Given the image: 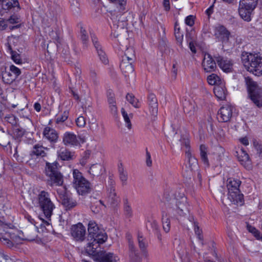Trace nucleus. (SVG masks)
I'll return each mask as SVG.
<instances>
[{
  "mask_svg": "<svg viewBox=\"0 0 262 262\" xmlns=\"http://www.w3.org/2000/svg\"><path fill=\"white\" fill-rule=\"evenodd\" d=\"M165 204L168 213L176 218L184 216L188 210L187 198L183 193H175Z\"/></svg>",
  "mask_w": 262,
  "mask_h": 262,
  "instance_id": "nucleus-1",
  "label": "nucleus"
},
{
  "mask_svg": "<svg viewBox=\"0 0 262 262\" xmlns=\"http://www.w3.org/2000/svg\"><path fill=\"white\" fill-rule=\"evenodd\" d=\"M242 61L245 68L256 76L262 74V55L260 53L243 52Z\"/></svg>",
  "mask_w": 262,
  "mask_h": 262,
  "instance_id": "nucleus-2",
  "label": "nucleus"
},
{
  "mask_svg": "<svg viewBox=\"0 0 262 262\" xmlns=\"http://www.w3.org/2000/svg\"><path fill=\"white\" fill-rule=\"evenodd\" d=\"M241 181L237 179L230 178L227 181L228 199L234 204L242 205L244 203L243 194L239 189Z\"/></svg>",
  "mask_w": 262,
  "mask_h": 262,
  "instance_id": "nucleus-3",
  "label": "nucleus"
},
{
  "mask_svg": "<svg viewBox=\"0 0 262 262\" xmlns=\"http://www.w3.org/2000/svg\"><path fill=\"white\" fill-rule=\"evenodd\" d=\"M248 97L258 107H262V89L258 83L251 78H245Z\"/></svg>",
  "mask_w": 262,
  "mask_h": 262,
  "instance_id": "nucleus-4",
  "label": "nucleus"
},
{
  "mask_svg": "<svg viewBox=\"0 0 262 262\" xmlns=\"http://www.w3.org/2000/svg\"><path fill=\"white\" fill-rule=\"evenodd\" d=\"M45 173L47 177V183L51 186H60L63 183L62 174L57 170V165L54 163H47Z\"/></svg>",
  "mask_w": 262,
  "mask_h": 262,
  "instance_id": "nucleus-5",
  "label": "nucleus"
},
{
  "mask_svg": "<svg viewBox=\"0 0 262 262\" xmlns=\"http://www.w3.org/2000/svg\"><path fill=\"white\" fill-rule=\"evenodd\" d=\"M13 226L11 224H5L0 220V241L8 247H11L17 242V235L14 231Z\"/></svg>",
  "mask_w": 262,
  "mask_h": 262,
  "instance_id": "nucleus-6",
  "label": "nucleus"
},
{
  "mask_svg": "<svg viewBox=\"0 0 262 262\" xmlns=\"http://www.w3.org/2000/svg\"><path fill=\"white\" fill-rule=\"evenodd\" d=\"M37 206L48 219L50 218L55 207L50 199L49 193L44 190L41 191L37 196Z\"/></svg>",
  "mask_w": 262,
  "mask_h": 262,
  "instance_id": "nucleus-7",
  "label": "nucleus"
},
{
  "mask_svg": "<svg viewBox=\"0 0 262 262\" xmlns=\"http://www.w3.org/2000/svg\"><path fill=\"white\" fill-rule=\"evenodd\" d=\"M73 187L79 194L84 195L90 192V183L83 177L82 174L78 169L73 170Z\"/></svg>",
  "mask_w": 262,
  "mask_h": 262,
  "instance_id": "nucleus-8",
  "label": "nucleus"
},
{
  "mask_svg": "<svg viewBox=\"0 0 262 262\" xmlns=\"http://www.w3.org/2000/svg\"><path fill=\"white\" fill-rule=\"evenodd\" d=\"M107 236L103 231H100L90 239L91 242L86 247V252L90 254H93L99 245L104 243L107 239Z\"/></svg>",
  "mask_w": 262,
  "mask_h": 262,
  "instance_id": "nucleus-9",
  "label": "nucleus"
},
{
  "mask_svg": "<svg viewBox=\"0 0 262 262\" xmlns=\"http://www.w3.org/2000/svg\"><path fill=\"white\" fill-rule=\"evenodd\" d=\"M63 142L66 145L77 146L86 141L85 137L76 136L73 133L66 132L63 136Z\"/></svg>",
  "mask_w": 262,
  "mask_h": 262,
  "instance_id": "nucleus-10",
  "label": "nucleus"
},
{
  "mask_svg": "<svg viewBox=\"0 0 262 262\" xmlns=\"http://www.w3.org/2000/svg\"><path fill=\"white\" fill-rule=\"evenodd\" d=\"M185 157L186 160V167L188 173V176H190L193 171H197L199 168L197 159L193 156L188 146L187 150L185 151Z\"/></svg>",
  "mask_w": 262,
  "mask_h": 262,
  "instance_id": "nucleus-11",
  "label": "nucleus"
},
{
  "mask_svg": "<svg viewBox=\"0 0 262 262\" xmlns=\"http://www.w3.org/2000/svg\"><path fill=\"white\" fill-rule=\"evenodd\" d=\"M93 260L96 262H118L117 255L111 252L100 251L93 254Z\"/></svg>",
  "mask_w": 262,
  "mask_h": 262,
  "instance_id": "nucleus-12",
  "label": "nucleus"
},
{
  "mask_svg": "<svg viewBox=\"0 0 262 262\" xmlns=\"http://www.w3.org/2000/svg\"><path fill=\"white\" fill-rule=\"evenodd\" d=\"M234 107L231 105L226 104L220 108L217 113V118L222 122H227L230 121Z\"/></svg>",
  "mask_w": 262,
  "mask_h": 262,
  "instance_id": "nucleus-13",
  "label": "nucleus"
},
{
  "mask_svg": "<svg viewBox=\"0 0 262 262\" xmlns=\"http://www.w3.org/2000/svg\"><path fill=\"white\" fill-rule=\"evenodd\" d=\"M71 234L75 241L82 242L85 238V228L80 223L74 225L71 228Z\"/></svg>",
  "mask_w": 262,
  "mask_h": 262,
  "instance_id": "nucleus-14",
  "label": "nucleus"
},
{
  "mask_svg": "<svg viewBox=\"0 0 262 262\" xmlns=\"http://www.w3.org/2000/svg\"><path fill=\"white\" fill-rule=\"evenodd\" d=\"M10 72H5L3 74V81L10 84L14 81L21 74L20 70L14 65L10 67Z\"/></svg>",
  "mask_w": 262,
  "mask_h": 262,
  "instance_id": "nucleus-15",
  "label": "nucleus"
},
{
  "mask_svg": "<svg viewBox=\"0 0 262 262\" xmlns=\"http://www.w3.org/2000/svg\"><path fill=\"white\" fill-rule=\"evenodd\" d=\"M230 33L223 26H217L214 29V35L215 37L223 42H227L229 40Z\"/></svg>",
  "mask_w": 262,
  "mask_h": 262,
  "instance_id": "nucleus-16",
  "label": "nucleus"
},
{
  "mask_svg": "<svg viewBox=\"0 0 262 262\" xmlns=\"http://www.w3.org/2000/svg\"><path fill=\"white\" fill-rule=\"evenodd\" d=\"M254 9L248 8L243 5L239 3L238 12L241 18L244 20L249 22L252 19Z\"/></svg>",
  "mask_w": 262,
  "mask_h": 262,
  "instance_id": "nucleus-17",
  "label": "nucleus"
},
{
  "mask_svg": "<svg viewBox=\"0 0 262 262\" xmlns=\"http://www.w3.org/2000/svg\"><path fill=\"white\" fill-rule=\"evenodd\" d=\"M202 67L206 72L214 71L216 68V63L209 54H205L202 61Z\"/></svg>",
  "mask_w": 262,
  "mask_h": 262,
  "instance_id": "nucleus-18",
  "label": "nucleus"
},
{
  "mask_svg": "<svg viewBox=\"0 0 262 262\" xmlns=\"http://www.w3.org/2000/svg\"><path fill=\"white\" fill-rule=\"evenodd\" d=\"M1 8L5 10L18 11L20 9L18 0H3Z\"/></svg>",
  "mask_w": 262,
  "mask_h": 262,
  "instance_id": "nucleus-19",
  "label": "nucleus"
},
{
  "mask_svg": "<svg viewBox=\"0 0 262 262\" xmlns=\"http://www.w3.org/2000/svg\"><path fill=\"white\" fill-rule=\"evenodd\" d=\"M45 150V147L42 145L39 144L35 145L30 154L31 157V159L29 161L30 162V164H31V162L33 159H39V157H45L46 155Z\"/></svg>",
  "mask_w": 262,
  "mask_h": 262,
  "instance_id": "nucleus-20",
  "label": "nucleus"
},
{
  "mask_svg": "<svg viewBox=\"0 0 262 262\" xmlns=\"http://www.w3.org/2000/svg\"><path fill=\"white\" fill-rule=\"evenodd\" d=\"M148 104L149 111L151 115L154 118L156 117L158 114V105L157 99L155 95L152 94L149 95L148 97Z\"/></svg>",
  "mask_w": 262,
  "mask_h": 262,
  "instance_id": "nucleus-21",
  "label": "nucleus"
},
{
  "mask_svg": "<svg viewBox=\"0 0 262 262\" xmlns=\"http://www.w3.org/2000/svg\"><path fill=\"white\" fill-rule=\"evenodd\" d=\"M217 63L220 68L225 72H230L232 69L233 63L227 58L218 57L216 58Z\"/></svg>",
  "mask_w": 262,
  "mask_h": 262,
  "instance_id": "nucleus-22",
  "label": "nucleus"
},
{
  "mask_svg": "<svg viewBox=\"0 0 262 262\" xmlns=\"http://www.w3.org/2000/svg\"><path fill=\"white\" fill-rule=\"evenodd\" d=\"M92 40L100 59L103 63L107 64L108 62V59L105 53L102 50L101 47L98 42V38L95 36H92Z\"/></svg>",
  "mask_w": 262,
  "mask_h": 262,
  "instance_id": "nucleus-23",
  "label": "nucleus"
},
{
  "mask_svg": "<svg viewBox=\"0 0 262 262\" xmlns=\"http://www.w3.org/2000/svg\"><path fill=\"white\" fill-rule=\"evenodd\" d=\"M60 199L61 200V202L63 205H64L67 208H71L76 205V202L73 201V200L67 194V193L64 191L63 192L59 193Z\"/></svg>",
  "mask_w": 262,
  "mask_h": 262,
  "instance_id": "nucleus-24",
  "label": "nucleus"
},
{
  "mask_svg": "<svg viewBox=\"0 0 262 262\" xmlns=\"http://www.w3.org/2000/svg\"><path fill=\"white\" fill-rule=\"evenodd\" d=\"M43 136L51 142H56L58 138L57 132L50 127H46L43 130Z\"/></svg>",
  "mask_w": 262,
  "mask_h": 262,
  "instance_id": "nucleus-25",
  "label": "nucleus"
},
{
  "mask_svg": "<svg viewBox=\"0 0 262 262\" xmlns=\"http://www.w3.org/2000/svg\"><path fill=\"white\" fill-rule=\"evenodd\" d=\"M214 93L215 96L220 100L225 99L227 91L225 86L224 82L216 85L214 88Z\"/></svg>",
  "mask_w": 262,
  "mask_h": 262,
  "instance_id": "nucleus-26",
  "label": "nucleus"
},
{
  "mask_svg": "<svg viewBox=\"0 0 262 262\" xmlns=\"http://www.w3.org/2000/svg\"><path fill=\"white\" fill-rule=\"evenodd\" d=\"M238 160L243 166L249 169L251 167V162L249 160V157L248 154L243 149H241L238 154Z\"/></svg>",
  "mask_w": 262,
  "mask_h": 262,
  "instance_id": "nucleus-27",
  "label": "nucleus"
},
{
  "mask_svg": "<svg viewBox=\"0 0 262 262\" xmlns=\"http://www.w3.org/2000/svg\"><path fill=\"white\" fill-rule=\"evenodd\" d=\"M182 104L185 113L188 114L190 115L193 114L195 109V104L193 101L185 98L184 100H182Z\"/></svg>",
  "mask_w": 262,
  "mask_h": 262,
  "instance_id": "nucleus-28",
  "label": "nucleus"
},
{
  "mask_svg": "<svg viewBox=\"0 0 262 262\" xmlns=\"http://www.w3.org/2000/svg\"><path fill=\"white\" fill-rule=\"evenodd\" d=\"M132 62L131 61L122 60L120 63V69L126 76H128L129 74L133 73L134 71L132 64Z\"/></svg>",
  "mask_w": 262,
  "mask_h": 262,
  "instance_id": "nucleus-29",
  "label": "nucleus"
},
{
  "mask_svg": "<svg viewBox=\"0 0 262 262\" xmlns=\"http://www.w3.org/2000/svg\"><path fill=\"white\" fill-rule=\"evenodd\" d=\"M58 157L62 160L68 161L75 158L74 154L64 147H61L57 151Z\"/></svg>",
  "mask_w": 262,
  "mask_h": 262,
  "instance_id": "nucleus-30",
  "label": "nucleus"
},
{
  "mask_svg": "<svg viewBox=\"0 0 262 262\" xmlns=\"http://www.w3.org/2000/svg\"><path fill=\"white\" fill-rule=\"evenodd\" d=\"M128 241V248L130 252L129 256L133 258H137L139 256V253L134 244L132 236L129 233H127L126 235Z\"/></svg>",
  "mask_w": 262,
  "mask_h": 262,
  "instance_id": "nucleus-31",
  "label": "nucleus"
},
{
  "mask_svg": "<svg viewBox=\"0 0 262 262\" xmlns=\"http://www.w3.org/2000/svg\"><path fill=\"white\" fill-rule=\"evenodd\" d=\"M118 170L119 179L121 182L123 186H125L127 184V180L128 178V172L125 169L122 163H120L118 166Z\"/></svg>",
  "mask_w": 262,
  "mask_h": 262,
  "instance_id": "nucleus-32",
  "label": "nucleus"
},
{
  "mask_svg": "<svg viewBox=\"0 0 262 262\" xmlns=\"http://www.w3.org/2000/svg\"><path fill=\"white\" fill-rule=\"evenodd\" d=\"M207 147L204 144H201L200 146V158L202 162L205 167L209 166V162L207 156Z\"/></svg>",
  "mask_w": 262,
  "mask_h": 262,
  "instance_id": "nucleus-33",
  "label": "nucleus"
},
{
  "mask_svg": "<svg viewBox=\"0 0 262 262\" xmlns=\"http://www.w3.org/2000/svg\"><path fill=\"white\" fill-rule=\"evenodd\" d=\"M100 230L95 222L91 221L88 224L89 239H90L95 235L99 233Z\"/></svg>",
  "mask_w": 262,
  "mask_h": 262,
  "instance_id": "nucleus-34",
  "label": "nucleus"
},
{
  "mask_svg": "<svg viewBox=\"0 0 262 262\" xmlns=\"http://www.w3.org/2000/svg\"><path fill=\"white\" fill-rule=\"evenodd\" d=\"M104 168L100 164H95L91 166L89 169V173L93 176H99L103 171Z\"/></svg>",
  "mask_w": 262,
  "mask_h": 262,
  "instance_id": "nucleus-35",
  "label": "nucleus"
},
{
  "mask_svg": "<svg viewBox=\"0 0 262 262\" xmlns=\"http://www.w3.org/2000/svg\"><path fill=\"white\" fill-rule=\"evenodd\" d=\"M207 81L210 85L216 86L224 81L215 74H212L207 77Z\"/></svg>",
  "mask_w": 262,
  "mask_h": 262,
  "instance_id": "nucleus-36",
  "label": "nucleus"
},
{
  "mask_svg": "<svg viewBox=\"0 0 262 262\" xmlns=\"http://www.w3.org/2000/svg\"><path fill=\"white\" fill-rule=\"evenodd\" d=\"M138 241L139 248L143 252V254L146 257H147L148 256V253L146 250V249L147 247V243L146 242L145 239L143 237L142 235L139 234L138 236Z\"/></svg>",
  "mask_w": 262,
  "mask_h": 262,
  "instance_id": "nucleus-37",
  "label": "nucleus"
},
{
  "mask_svg": "<svg viewBox=\"0 0 262 262\" xmlns=\"http://www.w3.org/2000/svg\"><path fill=\"white\" fill-rule=\"evenodd\" d=\"M135 59V52L132 47L127 48L124 52L122 60L133 61Z\"/></svg>",
  "mask_w": 262,
  "mask_h": 262,
  "instance_id": "nucleus-38",
  "label": "nucleus"
},
{
  "mask_svg": "<svg viewBox=\"0 0 262 262\" xmlns=\"http://www.w3.org/2000/svg\"><path fill=\"white\" fill-rule=\"evenodd\" d=\"M258 1L262 4L261 0H240L239 4L243 5L248 8L255 9Z\"/></svg>",
  "mask_w": 262,
  "mask_h": 262,
  "instance_id": "nucleus-39",
  "label": "nucleus"
},
{
  "mask_svg": "<svg viewBox=\"0 0 262 262\" xmlns=\"http://www.w3.org/2000/svg\"><path fill=\"white\" fill-rule=\"evenodd\" d=\"M121 113L124 120L126 124V127L129 129H131L132 123L130 122V119L133 117V115L132 114L128 115L127 113L125 112V110L123 108L121 109Z\"/></svg>",
  "mask_w": 262,
  "mask_h": 262,
  "instance_id": "nucleus-40",
  "label": "nucleus"
},
{
  "mask_svg": "<svg viewBox=\"0 0 262 262\" xmlns=\"http://www.w3.org/2000/svg\"><path fill=\"white\" fill-rule=\"evenodd\" d=\"M178 24L176 23L174 27V35L176 38L180 45H182L183 40V33L180 32V29L178 27Z\"/></svg>",
  "mask_w": 262,
  "mask_h": 262,
  "instance_id": "nucleus-41",
  "label": "nucleus"
},
{
  "mask_svg": "<svg viewBox=\"0 0 262 262\" xmlns=\"http://www.w3.org/2000/svg\"><path fill=\"white\" fill-rule=\"evenodd\" d=\"M162 222L164 231L165 232L168 233L170 231V222L169 217H168L166 215H163Z\"/></svg>",
  "mask_w": 262,
  "mask_h": 262,
  "instance_id": "nucleus-42",
  "label": "nucleus"
},
{
  "mask_svg": "<svg viewBox=\"0 0 262 262\" xmlns=\"http://www.w3.org/2000/svg\"><path fill=\"white\" fill-rule=\"evenodd\" d=\"M70 9L74 13H78L79 12L80 4L78 0L69 1Z\"/></svg>",
  "mask_w": 262,
  "mask_h": 262,
  "instance_id": "nucleus-43",
  "label": "nucleus"
},
{
  "mask_svg": "<svg viewBox=\"0 0 262 262\" xmlns=\"http://www.w3.org/2000/svg\"><path fill=\"white\" fill-rule=\"evenodd\" d=\"M118 201V198L116 196L115 189L111 188L107 198V202L110 204H115Z\"/></svg>",
  "mask_w": 262,
  "mask_h": 262,
  "instance_id": "nucleus-44",
  "label": "nucleus"
},
{
  "mask_svg": "<svg viewBox=\"0 0 262 262\" xmlns=\"http://www.w3.org/2000/svg\"><path fill=\"white\" fill-rule=\"evenodd\" d=\"M247 229L258 240L262 241V235H261L260 232L255 227L248 225H247Z\"/></svg>",
  "mask_w": 262,
  "mask_h": 262,
  "instance_id": "nucleus-45",
  "label": "nucleus"
},
{
  "mask_svg": "<svg viewBox=\"0 0 262 262\" xmlns=\"http://www.w3.org/2000/svg\"><path fill=\"white\" fill-rule=\"evenodd\" d=\"M126 99L135 107H139L140 105L138 100L132 94H128L126 96Z\"/></svg>",
  "mask_w": 262,
  "mask_h": 262,
  "instance_id": "nucleus-46",
  "label": "nucleus"
},
{
  "mask_svg": "<svg viewBox=\"0 0 262 262\" xmlns=\"http://www.w3.org/2000/svg\"><path fill=\"white\" fill-rule=\"evenodd\" d=\"M80 33L83 44L86 47L89 40V36L88 33H86V30L82 27L81 28Z\"/></svg>",
  "mask_w": 262,
  "mask_h": 262,
  "instance_id": "nucleus-47",
  "label": "nucleus"
},
{
  "mask_svg": "<svg viewBox=\"0 0 262 262\" xmlns=\"http://www.w3.org/2000/svg\"><path fill=\"white\" fill-rule=\"evenodd\" d=\"M68 116L69 112L67 111H64L61 115H59L57 117L56 119V122L57 124L62 123L68 119Z\"/></svg>",
  "mask_w": 262,
  "mask_h": 262,
  "instance_id": "nucleus-48",
  "label": "nucleus"
},
{
  "mask_svg": "<svg viewBox=\"0 0 262 262\" xmlns=\"http://www.w3.org/2000/svg\"><path fill=\"white\" fill-rule=\"evenodd\" d=\"M112 2L116 5H118L119 9L120 12H123L125 10V6L126 4V0H111Z\"/></svg>",
  "mask_w": 262,
  "mask_h": 262,
  "instance_id": "nucleus-49",
  "label": "nucleus"
},
{
  "mask_svg": "<svg viewBox=\"0 0 262 262\" xmlns=\"http://www.w3.org/2000/svg\"><path fill=\"white\" fill-rule=\"evenodd\" d=\"M11 55V57L12 60L16 64H21L22 60L19 54L14 51Z\"/></svg>",
  "mask_w": 262,
  "mask_h": 262,
  "instance_id": "nucleus-50",
  "label": "nucleus"
},
{
  "mask_svg": "<svg viewBox=\"0 0 262 262\" xmlns=\"http://www.w3.org/2000/svg\"><path fill=\"white\" fill-rule=\"evenodd\" d=\"M90 76L91 80L92 81V82L94 84H97L99 83V80L97 77V75L95 70H90Z\"/></svg>",
  "mask_w": 262,
  "mask_h": 262,
  "instance_id": "nucleus-51",
  "label": "nucleus"
},
{
  "mask_svg": "<svg viewBox=\"0 0 262 262\" xmlns=\"http://www.w3.org/2000/svg\"><path fill=\"white\" fill-rule=\"evenodd\" d=\"M76 123L77 125L80 127H84L86 123L84 118L81 116L77 118L76 120Z\"/></svg>",
  "mask_w": 262,
  "mask_h": 262,
  "instance_id": "nucleus-52",
  "label": "nucleus"
},
{
  "mask_svg": "<svg viewBox=\"0 0 262 262\" xmlns=\"http://www.w3.org/2000/svg\"><path fill=\"white\" fill-rule=\"evenodd\" d=\"M124 209L125 214L127 217H130L132 216L133 213L132 208L127 203H126L124 205Z\"/></svg>",
  "mask_w": 262,
  "mask_h": 262,
  "instance_id": "nucleus-53",
  "label": "nucleus"
},
{
  "mask_svg": "<svg viewBox=\"0 0 262 262\" xmlns=\"http://www.w3.org/2000/svg\"><path fill=\"white\" fill-rule=\"evenodd\" d=\"M194 230L195 234L198 236V238L200 240H202V230L200 229L199 227L196 223H194Z\"/></svg>",
  "mask_w": 262,
  "mask_h": 262,
  "instance_id": "nucleus-54",
  "label": "nucleus"
},
{
  "mask_svg": "<svg viewBox=\"0 0 262 262\" xmlns=\"http://www.w3.org/2000/svg\"><path fill=\"white\" fill-rule=\"evenodd\" d=\"M185 24L190 26L192 27L194 25V17L193 15H189L187 16L185 19Z\"/></svg>",
  "mask_w": 262,
  "mask_h": 262,
  "instance_id": "nucleus-55",
  "label": "nucleus"
},
{
  "mask_svg": "<svg viewBox=\"0 0 262 262\" xmlns=\"http://www.w3.org/2000/svg\"><path fill=\"white\" fill-rule=\"evenodd\" d=\"M8 21L10 24H16L19 23V18L16 15H11L10 18L8 19Z\"/></svg>",
  "mask_w": 262,
  "mask_h": 262,
  "instance_id": "nucleus-56",
  "label": "nucleus"
},
{
  "mask_svg": "<svg viewBox=\"0 0 262 262\" xmlns=\"http://www.w3.org/2000/svg\"><path fill=\"white\" fill-rule=\"evenodd\" d=\"M146 164L148 166H150L152 165V160L151 159L150 154L148 151H146Z\"/></svg>",
  "mask_w": 262,
  "mask_h": 262,
  "instance_id": "nucleus-57",
  "label": "nucleus"
},
{
  "mask_svg": "<svg viewBox=\"0 0 262 262\" xmlns=\"http://www.w3.org/2000/svg\"><path fill=\"white\" fill-rule=\"evenodd\" d=\"M7 27L6 21L3 18H0V30H5Z\"/></svg>",
  "mask_w": 262,
  "mask_h": 262,
  "instance_id": "nucleus-58",
  "label": "nucleus"
},
{
  "mask_svg": "<svg viewBox=\"0 0 262 262\" xmlns=\"http://www.w3.org/2000/svg\"><path fill=\"white\" fill-rule=\"evenodd\" d=\"M108 102L110 105L116 104V101L113 95H110V96L108 97Z\"/></svg>",
  "mask_w": 262,
  "mask_h": 262,
  "instance_id": "nucleus-59",
  "label": "nucleus"
},
{
  "mask_svg": "<svg viewBox=\"0 0 262 262\" xmlns=\"http://www.w3.org/2000/svg\"><path fill=\"white\" fill-rule=\"evenodd\" d=\"M163 6L166 11H169L170 9L169 0H164Z\"/></svg>",
  "mask_w": 262,
  "mask_h": 262,
  "instance_id": "nucleus-60",
  "label": "nucleus"
},
{
  "mask_svg": "<svg viewBox=\"0 0 262 262\" xmlns=\"http://www.w3.org/2000/svg\"><path fill=\"white\" fill-rule=\"evenodd\" d=\"M41 227H44L47 230H49V228L51 227V225L49 221H45L43 220L42 221V224H41Z\"/></svg>",
  "mask_w": 262,
  "mask_h": 262,
  "instance_id": "nucleus-61",
  "label": "nucleus"
},
{
  "mask_svg": "<svg viewBox=\"0 0 262 262\" xmlns=\"http://www.w3.org/2000/svg\"><path fill=\"white\" fill-rule=\"evenodd\" d=\"M239 141L243 145L247 146L249 144V141L247 137H243L239 139Z\"/></svg>",
  "mask_w": 262,
  "mask_h": 262,
  "instance_id": "nucleus-62",
  "label": "nucleus"
},
{
  "mask_svg": "<svg viewBox=\"0 0 262 262\" xmlns=\"http://www.w3.org/2000/svg\"><path fill=\"white\" fill-rule=\"evenodd\" d=\"M110 107L112 113L115 115L117 112V108L116 104L110 105Z\"/></svg>",
  "mask_w": 262,
  "mask_h": 262,
  "instance_id": "nucleus-63",
  "label": "nucleus"
},
{
  "mask_svg": "<svg viewBox=\"0 0 262 262\" xmlns=\"http://www.w3.org/2000/svg\"><path fill=\"white\" fill-rule=\"evenodd\" d=\"M6 49L7 50L8 52H9L10 54H11L12 53H13L14 51L12 50V48L10 45L9 42H8L5 45Z\"/></svg>",
  "mask_w": 262,
  "mask_h": 262,
  "instance_id": "nucleus-64",
  "label": "nucleus"
}]
</instances>
